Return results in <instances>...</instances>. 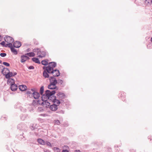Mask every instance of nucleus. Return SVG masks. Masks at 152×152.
Segmentation results:
<instances>
[{
    "instance_id": "1",
    "label": "nucleus",
    "mask_w": 152,
    "mask_h": 152,
    "mask_svg": "<svg viewBox=\"0 0 152 152\" xmlns=\"http://www.w3.org/2000/svg\"><path fill=\"white\" fill-rule=\"evenodd\" d=\"M56 93L55 90H53L50 91V90H47L45 91V94L42 95L41 100L44 102L48 100L50 101L51 99L52 95H54Z\"/></svg>"
},
{
    "instance_id": "2",
    "label": "nucleus",
    "mask_w": 152,
    "mask_h": 152,
    "mask_svg": "<svg viewBox=\"0 0 152 152\" xmlns=\"http://www.w3.org/2000/svg\"><path fill=\"white\" fill-rule=\"evenodd\" d=\"M48 73L53 74L55 72H57V73L56 74H53V76L58 77L60 75V72L59 70L57 69L54 70L52 67H50V66H48L46 70Z\"/></svg>"
},
{
    "instance_id": "3",
    "label": "nucleus",
    "mask_w": 152,
    "mask_h": 152,
    "mask_svg": "<svg viewBox=\"0 0 152 152\" xmlns=\"http://www.w3.org/2000/svg\"><path fill=\"white\" fill-rule=\"evenodd\" d=\"M55 77L53 76L50 77L49 78L50 84L49 85V87L50 88L51 85L56 86L58 83L57 80L54 77Z\"/></svg>"
},
{
    "instance_id": "4",
    "label": "nucleus",
    "mask_w": 152,
    "mask_h": 152,
    "mask_svg": "<svg viewBox=\"0 0 152 152\" xmlns=\"http://www.w3.org/2000/svg\"><path fill=\"white\" fill-rule=\"evenodd\" d=\"M57 97L53 95H52V98L50 99V101H52L54 103L58 106L61 103V101L59 99H57Z\"/></svg>"
},
{
    "instance_id": "5",
    "label": "nucleus",
    "mask_w": 152,
    "mask_h": 152,
    "mask_svg": "<svg viewBox=\"0 0 152 152\" xmlns=\"http://www.w3.org/2000/svg\"><path fill=\"white\" fill-rule=\"evenodd\" d=\"M57 97L61 101H63V99L66 97V95L63 93L58 92L56 94Z\"/></svg>"
},
{
    "instance_id": "6",
    "label": "nucleus",
    "mask_w": 152,
    "mask_h": 152,
    "mask_svg": "<svg viewBox=\"0 0 152 152\" xmlns=\"http://www.w3.org/2000/svg\"><path fill=\"white\" fill-rule=\"evenodd\" d=\"M31 91L33 92L32 96L35 99H38L40 96V94L39 92L36 91L34 89H31Z\"/></svg>"
},
{
    "instance_id": "7",
    "label": "nucleus",
    "mask_w": 152,
    "mask_h": 152,
    "mask_svg": "<svg viewBox=\"0 0 152 152\" xmlns=\"http://www.w3.org/2000/svg\"><path fill=\"white\" fill-rule=\"evenodd\" d=\"M1 72L4 75H5V77L6 79H9L12 76L13 73L12 72H7L5 71V72H3V70H2Z\"/></svg>"
},
{
    "instance_id": "8",
    "label": "nucleus",
    "mask_w": 152,
    "mask_h": 152,
    "mask_svg": "<svg viewBox=\"0 0 152 152\" xmlns=\"http://www.w3.org/2000/svg\"><path fill=\"white\" fill-rule=\"evenodd\" d=\"M46 50H40L37 53V55H38L39 58H42L45 57L46 55Z\"/></svg>"
},
{
    "instance_id": "9",
    "label": "nucleus",
    "mask_w": 152,
    "mask_h": 152,
    "mask_svg": "<svg viewBox=\"0 0 152 152\" xmlns=\"http://www.w3.org/2000/svg\"><path fill=\"white\" fill-rule=\"evenodd\" d=\"M4 39L5 41L7 43L13 42L14 41V39L8 36H6L4 37Z\"/></svg>"
},
{
    "instance_id": "10",
    "label": "nucleus",
    "mask_w": 152,
    "mask_h": 152,
    "mask_svg": "<svg viewBox=\"0 0 152 152\" xmlns=\"http://www.w3.org/2000/svg\"><path fill=\"white\" fill-rule=\"evenodd\" d=\"M26 55H23L21 56V59L20 61L21 63H24L26 60H28L30 59L29 58L28 56H27Z\"/></svg>"
},
{
    "instance_id": "11",
    "label": "nucleus",
    "mask_w": 152,
    "mask_h": 152,
    "mask_svg": "<svg viewBox=\"0 0 152 152\" xmlns=\"http://www.w3.org/2000/svg\"><path fill=\"white\" fill-rule=\"evenodd\" d=\"M58 106L57 105L55 104H53L50 105L49 108L52 111H56L58 109Z\"/></svg>"
},
{
    "instance_id": "12",
    "label": "nucleus",
    "mask_w": 152,
    "mask_h": 152,
    "mask_svg": "<svg viewBox=\"0 0 152 152\" xmlns=\"http://www.w3.org/2000/svg\"><path fill=\"white\" fill-rule=\"evenodd\" d=\"M11 87L10 89L12 91H16L18 88L17 86L14 83L10 84Z\"/></svg>"
},
{
    "instance_id": "13",
    "label": "nucleus",
    "mask_w": 152,
    "mask_h": 152,
    "mask_svg": "<svg viewBox=\"0 0 152 152\" xmlns=\"http://www.w3.org/2000/svg\"><path fill=\"white\" fill-rule=\"evenodd\" d=\"M13 47L14 48H18L21 46V43L20 42L15 41L13 43Z\"/></svg>"
},
{
    "instance_id": "14",
    "label": "nucleus",
    "mask_w": 152,
    "mask_h": 152,
    "mask_svg": "<svg viewBox=\"0 0 152 152\" xmlns=\"http://www.w3.org/2000/svg\"><path fill=\"white\" fill-rule=\"evenodd\" d=\"M19 89L21 91H24L26 89L27 87L24 85H20L19 86Z\"/></svg>"
},
{
    "instance_id": "15",
    "label": "nucleus",
    "mask_w": 152,
    "mask_h": 152,
    "mask_svg": "<svg viewBox=\"0 0 152 152\" xmlns=\"http://www.w3.org/2000/svg\"><path fill=\"white\" fill-rule=\"evenodd\" d=\"M39 100H33V102L32 103V104L33 106H35L36 105H38V104L41 105V104L39 103Z\"/></svg>"
},
{
    "instance_id": "16",
    "label": "nucleus",
    "mask_w": 152,
    "mask_h": 152,
    "mask_svg": "<svg viewBox=\"0 0 152 152\" xmlns=\"http://www.w3.org/2000/svg\"><path fill=\"white\" fill-rule=\"evenodd\" d=\"M50 104V103L47 101H46L44 102H42L41 105L42 106H45V105H46L45 107H48L49 106Z\"/></svg>"
},
{
    "instance_id": "17",
    "label": "nucleus",
    "mask_w": 152,
    "mask_h": 152,
    "mask_svg": "<svg viewBox=\"0 0 152 152\" xmlns=\"http://www.w3.org/2000/svg\"><path fill=\"white\" fill-rule=\"evenodd\" d=\"M37 142L40 145H45V142L41 139H38L37 140Z\"/></svg>"
},
{
    "instance_id": "18",
    "label": "nucleus",
    "mask_w": 152,
    "mask_h": 152,
    "mask_svg": "<svg viewBox=\"0 0 152 152\" xmlns=\"http://www.w3.org/2000/svg\"><path fill=\"white\" fill-rule=\"evenodd\" d=\"M50 67H52L53 69L56 66V63L55 62H51L49 63L48 64Z\"/></svg>"
},
{
    "instance_id": "19",
    "label": "nucleus",
    "mask_w": 152,
    "mask_h": 152,
    "mask_svg": "<svg viewBox=\"0 0 152 152\" xmlns=\"http://www.w3.org/2000/svg\"><path fill=\"white\" fill-rule=\"evenodd\" d=\"M32 61L38 64H40L41 63L38 58L34 57L32 58Z\"/></svg>"
},
{
    "instance_id": "20",
    "label": "nucleus",
    "mask_w": 152,
    "mask_h": 152,
    "mask_svg": "<svg viewBox=\"0 0 152 152\" xmlns=\"http://www.w3.org/2000/svg\"><path fill=\"white\" fill-rule=\"evenodd\" d=\"M43 76L45 78H48L49 77L48 73L46 70L44 71L43 72Z\"/></svg>"
},
{
    "instance_id": "21",
    "label": "nucleus",
    "mask_w": 152,
    "mask_h": 152,
    "mask_svg": "<svg viewBox=\"0 0 152 152\" xmlns=\"http://www.w3.org/2000/svg\"><path fill=\"white\" fill-rule=\"evenodd\" d=\"M48 60L47 59L42 61H41L42 64L45 66L47 65L48 64Z\"/></svg>"
},
{
    "instance_id": "22",
    "label": "nucleus",
    "mask_w": 152,
    "mask_h": 152,
    "mask_svg": "<svg viewBox=\"0 0 152 152\" xmlns=\"http://www.w3.org/2000/svg\"><path fill=\"white\" fill-rule=\"evenodd\" d=\"M49 87V85H48V88L50 89L53 90V89H56V90H58V88L56 86H53V85H51L50 87V88Z\"/></svg>"
},
{
    "instance_id": "23",
    "label": "nucleus",
    "mask_w": 152,
    "mask_h": 152,
    "mask_svg": "<svg viewBox=\"0 0 152 152\" xmlns=\"http://www.w3.org/2000/svg\"><path fill=\"white\" fill-rule=\"evenodd\" d=\"M10 49L11 52L15 54L16 55L18 54V52L17 50H16L15 49V48L13 47L11 48Z\"/></svg>"
},
{
    "instance_id": "24",
    "label": "nucleus",
    "mask_w": 152,
    "mask_h": 152,
    "mask_svg": "<svg viewBox=\"0 0 152 152\" xmlns=\"http://www.w3.org/2000/svg\"><path fill=\"white\" fill-rule=\"evenodd\" d=\"M26 55H27L29 57H31L34 56L35 54L34 52H31L26 53Z\"/></svg>"
},
{
    "instance_id": "25",
    "label": "nucleus",
    "mask_w": 152,
    "mask_h": 152,
    "mask_svg": "<svg viewBox=\"0 0 152 152\" xmlns=\"http://www.w3.org/2000/svg\"><path fill=\"white\" fill-rule=\"evenodd\" d=\"M44 91V86H41L39 90V93L41 95H42Z\"/></svg>"
},
{
    "instance_id": "26",
    "label": "nucleus",
    "mask_w": 152,
    "mask_h": 152,
    "mask_svg": "<svg viewBox=\"0 0 152 152\" xmlns=\"http://www.w3.org/2000/svg\"><path fill=\"white\" fill-rule=\"evenodd\" d=\"M7 82H9L10 83H11V84L12 83H15V80L13 78H9L8 79V80H7Z\"/></svg>"
},
{
    "instance_id": "27",
    "label": "nucleus",
    "mask_w": 152,
    "mask_h": 152,
    "mask_svg": "<svg viewBox=\"0 0 152 152\" xmlns=\"http://www.w3.org/2000/svg\"><path fill=\"white\" fill-rule=\"evenodd\" d=\"M12 43V42H9L6 45V47H8L11 48L13 47Z\"/></svg>"
},
{
    "instance_id": "28",
    "label": "nucleus",
    "mask_w": 152,
    "mask_h": 152,
    "mask_svg": "<svg viewBox=\"0 0 152 152\" xmlns=\"http://www.w3.org/2000/svg\"><path fill=\"white\" fill-rule=\"evenodd\" d=\"M46 144L47 146H49L50 147H52V145L51 143L48 141H46L45 142V145Z\"/></svg>"
},
{
    "instance_id": "29",
    "label": "nucleus",
    "mask_w": 152,
    "mask_h": 152,
    "mask_svg": "<svg viewBox=\"0 0 152 152\" xmlns=\"http://www.w3.org/2000/svg\"><path fill=\"white\" fill-rule=\"evenodd\" d=\"M58 82L59 83H60L61 85L62 86H64V85L63 83V81L61 79H59L58 80Z\"/></svg>"
},
{
    "instance_id": "30",
    "label": "nucleus",
    "mask_w": 152,
    "mask_h": 152,
    "mask_svg": "<svg viewBox=\"0 0 152 152\" xmlns=\"http://www.w3.org/2000/svg\"><path fill=\"white\" fill-rule=\"evenodd\" d=\"M2 70H3V72H5V71H6V70L8 72H10L9 69L4 67H3V68Z\"/></svg>"
},
{
    "instance_id": "31",
    "label": "nucleus",
    "mask_w": 152,
    "mask_h": 152,
    "mask_svg": "<svg viewBox=\"0 0 152 152\" xmlns=\"http://www.w3.org/2000/svg\"><path fill=\"white\" fill-rule=\"evenodd\" d=\"M54 121L55 124L57 125H59L60 124V122L59 120H55Z\"/></svg>"
},
{
    "instance_id": "32",
    "label": "nucleus",
    "mask_w": 152,
    "mask_h": 152,
    "mask_svg": "<svg viewBox=\"0 0 152 152\" xmlns=\"http://www.w3.org/2000/svg\"><path fill=\"white\" fill-rule=\"evenodd\" d=\"M145 3L147 4H152V0H146Z\"/></svg>"
},
{
    "instance_id": "33",
    "label": "nucleus",
    "mask_w": 152,
    "mask_h": 152,
    "mask_svg": "<svg viewBox=\"0 0 152 152\" xmlns=\"http://www.w3.org/2000/svg\"><path fill=\"white\" fill-rule=\"evenodd\" d=\"M40 50V49L39 48H35L33 50V51L34 52H37V53H38V52Z\"/></svg>"
},
{
    "instance_id": "34",
    "label": "nucleus",
    "mask_w": 152,
    "mask_h": 152,
    "mask_svg": "<svg viewBox=\"0 0 152 152\" xmlns=\"http://www.w3.org/2000/svg\"><path fill=\"white\" fill-rule=\"evenodd\" d=\"M7 55V54L5 53H1L0 54V56L2 57H4Z\"/></svg>"
},
{
    "instance_id": "35",
    "label": "nucleus",
    "mask_w": 152,
    "mask_h": 152,
    "mask_svg": "<svg viewBox=\"0 0 152 152\" xmlns=\"http://www.w3.org/2000/svg\"><path fill=\"white\" fill-rule=\"evenodd\" d=\"M56 113L59 114H64V111L63 110H60L56 112Z\"/></svg>"
},
{
    "instance_id": "36",
    "label": "nucleus",
    "mask_w": 152,
    "mask_h": 152,
    "mask_svg": "<svg viewBox=\"0 0 152 152\" xmlns=\"http://www.w3.org/2000/svg\"><path fill=\"white\" fill-rule=\"evenodd\" d=\"M3 64L4 65L7 66H10V64L7 62H3Z\"/></svg>"
},
{
    "instance_id": "37",
    "label": "nucleus",
    "mask_w": 152,
    "mask_h": 152,
    "mask_svg": "<svg viewBox=\"0 0 152 152\" xmlns=\"http://www.w3.org/2000/svg\"><path fill=\"white\" fill-rule=\"evenodd\" d=\"M0 44L2 45L4 47H6V45H5V42L4 41H2V42H1V43H0Z\"/></svg>"
},
{
    "instance_id": "38",
    "label": "nucleus",
    "mask_w": 152,
    "mask_h": 152,
    "mask_svg": "<svg viewBox=\"0 0 152 152\" xmlns=\"http://www.w3.org/2000/svg\"><path fill=\"white\" fill-rule=\"evenodd\" d=\"M34 44L35 45H38L39 44V43L37 41H36L35 39L34 40Z\"/></svg>"
},
{
    "instance_id": "39",
    "label": "nucleus",
    "mask_w": 152,
    "mask_h": 152,
    "mask_svg": "<svg viewBox=\"0 0 152 152\" xmlns=\"http://www.w3.org/2000/svg\"><path fill=\"white\" fill-rule=\"evenodd\" d=\"M28 69H34V67L33 66H30L28 67Z\"/></svg>"
},
{
    "instance_id": "40",
    "label": "nucleus",
    "mask_w": 152,
    "mask_h": 152,
    "mask_svg": "<svg viewBox=\"0 0 152 152\" xmlns=\"http://www.w3.org/2000/svg\"><path fill=\"white\" fill-rule=\"evenodd\" d=\"M40 115L42 116L43 117H45L47 116V114H41Z\"/></svg>"
},
{
    "instance_id": "41",
    "label": "nucleus",
    "mask_w": 152,
    "mask_h": 152,
    "mask_svg": "<svg viewBox=\"0 0 152 152\" xmlns=\"http://www.w3.org/2000/svg\"><path fill=\"white\" fill-rule=\"evenodd\" d=\"M26 93L27 94H32V93L31 91H27Z\"/></svg>"
},
{
    "instance_id": "42",
    "label": "nucleus",
    "mask_w": 152,
    "mask_h": 152,
    "mask_svg": "<svg viewBox=\"0 0 152 152\" xmlns=\"http://www.w3.org/2000/svg\"><path fill=\"white\" fill-rule=\"evenodd\" d=\"M62 152H69V151L67 149H63L62 151Z\"/></svg>"
},
{
    "instance_id": "43",
    "label": "nucleus",
    "mask_w": 152,
    "mask_h": 152,
    "mask_svg": "<svg viewBox=\"0 0 152 152\" xmlns=\"http://www.w3.org/2000/svg\"><path fill=\"white\" fill-rule=\"evenodd\" d=\"M63 148H68V149H69V147L67 146H66V145H64V146H63Z\"/></svg>"
},
{
    "instance_id": "44",
    "label": "nucleus",
    "mask_w": 152,
    "mask_h": 152,
    "mask_svg": "<svg viewBox=\"0 0 152 152\" xmlns=\"http://www.w3.org/2000/svg\"><path fill=\"white\" fill-rule=\"evenodd\" d=\"M47 66H44L43 67V69H44L45 70H46V69H47Z\"/></svg>"
},
{
    "instance_id": "45",
    "label": "nucleus",
    "mask_w": 152,
    "mask_h": 152,
    "mask_svg": "<svg viewBox=\"0 0 152 152\" xmlns=\"http://www.w3.org/2000/svg\"><path fill=\"white\" fill-rule=\"evenodd\" d=\"M35 127H34L33 126H32L31 127V129L32 130H34L35 129Z\"/></svg>"
},
{
    "instance_id": "46",
    "label": "nucleus",
    "mask_w": 152,
    "mask_h": 152,
    "mask_svg": "<svg viewBox=\"0 0 152 152\" xmlns=\"http://www.w3.org/2000/svg\"><path fill=\"white\" fill-rule=\"evenodd\" d=\"M59 149V148L57 147H54L53 148V150H57Z\"/></svg>"
},
{
    "instance_id": "47",
    "label": "nucleus",
    "mask_w": 152,
    "mask_h": 152,
    "mask_svg": "<svg viewBox=\"0 0 152 152\" xmlns=\"http://www.w3.org/2000/svg\"><path fill=\"white\" fill-rule=\"evenodd\" d=\"M17 73L16 72H14L12 76H14L15 75H17Z\"/></svg>"
},
{
    "instance_id": "48",
    "label": "nucleus",
    "mask_w": 152,
    "mask_h": 152,
    "mask_svg": "<svg viewBox=\"0 0 152 152\" xmlns=\"http://www.w3.org/2000/svg\"><path fill=\"white\" fill-rule=\"evenodd\" d=\"M75 152H81L80 150H76L75 151Z\"/></svg>"
},
{
    "instance_id": "49",
    "label": "nucleus",
    "mask_w": 152,
    "mask_h": 152,
    "mask_svg": "<svg viewBox=\"0 0 152 152\" xmlns=\"http://www.w3.org/2000/svg\"><path fill=\"white\" fill-rule=\"evenodd\" d=\"M39 121H41L43 120L42 118H39L37 119Z\"/></svg>"
},
{
    "instance_id": "50",
    "label": "nucleus",
    "mask_w": 152,
    "mask_h": 152,
    "mask_svg": "<svg viewBox=\"0 0 152 152\" xmlns=\"http://www.w3.org/2000/svg\"><path fill=\"white\" fill-rule=\"evenodd\" d=\"M68 126V124L67 123L65 124L64 125V126L65 127H67Z\"/></svg>"
},
{
    "instance_id": "51",
    "label": "nucleus",
    "mask_w": 152,
    "mask_h": 152,
    "mask_svg": "<svg viewBox=\"0 0 152 152\" xmlns=\"http://www.w3.org/2000/svg\"><path fill=\"white\" fill-rule=\"evenodd\" d=\"M20 125H19L18 126V129H20Z\"/></svg>"
},
{
    "instance_id": "52",
    "label": "nucleus",
    "mask_w": 152,
    "mask_h": 152,
    "mask_svg": "<svg viewBox=\"0 0 152 152\" xmlns=\"http://www.w3.org/2000/svg\"><path fill=\"white\" fill-rule=\"evenodd\" d=\"M56 72L55 74V73L53 74H56L57 73V72ZM53 74H52V75H53Z\"/></svg>"
},
{
    "instance_id": "53",
    "label": "nucleus",
    "mask_w": 152,
    "mask_h": 152,
    "mask_svg": "<svg viewBox=\"0 0 152 152\" xmlns=\"http://www.w3.org/2000/svg\"><path fill=\"white\" fill-rule=\"evenodd\" d=\"M151 42H152V37L151 38Z\"/></svg>"
},
{
    "instance_id": "54",
    "label": "nucleus",
    "mask_w": 152,
    "mask_h": 152,
    "mask_svg": "<svg viewBox=\"0 0 152 152\" xmlns=\"http://www.w3.org/2000/svg\"><path fill=\"white\" fill-rule=\"evenodd\" d=\"M2 62V61L1 60H0V63H1Z\"/></svg>"
},
{
    "instance_id": "55",
    "label": "nucleus",
    "mask_w": 152,
    "mask_h": 152,
    "mask_svg": "<svg viewBox=\"0 0 152 152\" xmlns=\"http://www.w3.org/2000/svg\"><path fill=\"white\" fill-rule=\"evenodd\" d=\"M1 35H0V38H1ZM1 41V40H0V41Z\"/></svg>"
}]
</instances>
